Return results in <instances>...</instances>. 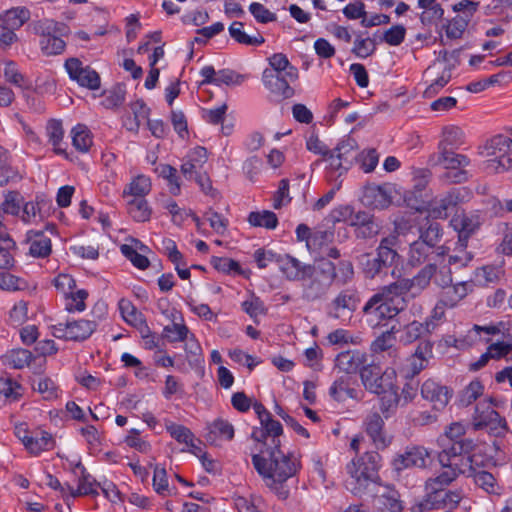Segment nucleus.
<instances>
[{"label": "nucleus", "mask_w": 512, "mask_h": 512, "mask_svg": "<svg viewBox=\"0 0 512 512\" xmlns=\"http://www.w3.org/2000/svg\"><path fill=\"white\" fill-rule=\"evenodd\" d=\"M385 423L378 412L369 413L364 420L367 435L377 449H385L391 443V437L386 434Z\"/></svg>", "instance_id": "17"}, {"label": "nucleus", "mask_w": 512, "mask_h": 512, "mask_svg": "<svg viewBox=\"0 0 512 512\" xmlns=\"http://www.w3.org/2000/svg\"><path fill=\"white\" fill-rule=\"evenodd\" d=\"M360 377L367 390L375 394H381L385 389H391L396 384V372L394 369L382 371L376 364H367L360 370Z\"/></svg>", "instance_id": "8"}, {"label": "nucleus", "mask_w": 512, "mask_h": 512, "mask_svg": "<svg viewBox=\"0 0 512 512\" xmlns=\"http://www.w3.org/2000/svg\"><path fill=\"white\" fill-rule=\"evenodd\" d=\"M406 305L404 295L393 283L386 286L381 292L374 294L364 305L363 313L371 325L378 326L382 321L392 319L400 314Z\"/></svg>", "instance_id": "2"}, {"label": "nucleus", "mask_w": 512, "mask_h": 512, "mask_svg": "<svg viewBox=\"0 0 512 512\" xmlns=\"http://www.w3.org/2000/svg\"><path fill=\"white\" fill-rule=\"evenodd\" d=\"M158 174L169 182V191L172 195L180 194V183L177 176V170L168 164H161L156 168Z\"/></svg>", "instance_id": "58"}, {"label": "nucleus", "mask_w": 512, "mask_h": 512, "mask_svg": "<svg viewBox=\"0 0 512 512\" xmlns=\"http://www.w3.org/2000/svg\"><path fill=\"white\" fill-rule=\"evenodd\" d=\"M252 463L269 487L281 500L289 496L286 481L293 477L299 468V462L291 453H284L279 444L267 446L259 454L252 455Z\"/></svg>", "instance_id": "1"}, {"label": "nucleus", "mask_w": 512, "mask_h": 512, "mask_svg": "<svg viewBox=\"0 0 512 512\" xmlns=\"http://www.w3.org/2000/svg\"><path fill=\"white\" fill-rule=\"evenodd\" d=\"M29 17L30 13L26 8H14L5 13L2 23L16 30L20 28Z\"/></svg>", "instance_id": "52"}, {"label": "nucleus", "mask_w": 512, "mask_h": 512, "mask_svg": "<svg viewBox=\"0 0 512 512\" xmlns=\"http://www.w3.org/2000/svg\"><path fill=\"white\" fill-rule=\"evenodd\" d=\"M466 475L468 477H472L474 483L485 492L489 494H497L498 493V484L496 482L495 477L484 470H477L473 464L471 465V470H467Z\"/></svg>", "instance_id": "36"}, {"label": "nucleus", "mask_w": 512, "mask_h": 512, "mask_svg": "<svg viewBox=\"0 0 512 512\" xmlns=\"http://www.w3.org/2000/svg\"><path fill=\"white\" fill-rule=\"evenodd\" d=\"M269 64L271 68H267L266 70L275 71V74H285V77L290 80L298 79V69L289 62L285 54H273L269 57Z\"/></svg>", "instance_id": "32"}, {"label": "nucleus", "mask_w": 512, "mask_h": 512, "mask_svg": "<svg viewBox=\"0 0 512 512\" xmlns=\"http://www.w3.org/2000/svg\"><path fill=\"white\" fill-rule=\"evenodd\" d=\"M242 309L256 321V318L260 315H265L267 313V308L264 305V302L254 294H252L248 299L242 302Z\"/></svg>", "instance_id": "63"}, {"label": "nucleus", "mask_w": 512, "mask_h": 512, "mask_svg": "<svg viewBox=\"0 0 512 512\" xmlns=\"http://www.w3.org/2000/svg\"><path fill=\"white\" fill-rule=\"evenodd\" d=\"M278 266L285 277L290 281H304L313 274V266L303 264L297 258L285 254L278 260Z\"/></svg>", "instance_id": "15"}, {"label": "nucleus", "mask_w": 512, "mask_h": 512, "mask_svg": "<svg viewBox=\"0 0 512 512\" xmlns=\"http://www.w3.org/2000/svg\"><path fill=\"white\" fill-rule=\"evenodd\" d=\"M451 225L458 232L460 245L465 246L468 238L480 227L481 222L478 215L461 212L453 216Z\"/></svg>", "instance_id": "22"}, {"label": "nucleus", "mask_w": 512, "mask_h": 512, "mask_svg": "<svg viewBox=\"0 0 512 512\" xmlns=\"http://www.w3.org/2000/svg\"><path fill=\"white\" fill-rule=\"evenodd\" d=\"M438 151L437 155L431 156L430 162L445 168L446 171L441 175V181L447 184L466 182L469 178L466 167L470 165V159L451 149L443 148Z\"/></svg>", "instance_id": "7"}, {"label": "nucleus", "mask_w": 512, "mask_h": 512, "mask_svg": "<svg viewBox=\"0 0 512 512\" xmlns=\"http://www.w3.org/2000/svg\"><path fill=\"white\" fill-rule=\"evenodd\" d=\"M429 457L428 451L420 446L407 447L402 453L397 454L392 460L393 470L400 475L406 469L413 467L424 468Z\"/></svg>", "instance_id": "11"}, {"label": "nucleus", "mask_w": 512, "mask_h": 512, "mask_svg": "<svg viewBox=\"0 0 512 512\" xmlns=\"http://www.w3.org/2000/svg\"><path fill=\"white\" fill-rule=\"evenodd\" d=\"M373 505L380 512H403L400 494L390 485L378 484Z\"/></svg>", "instance_id": "13"}, {"label": "nucleus", "mask_w": 512, "mask_h": 512, "mask_svg": "<svg viewBox=\"0 0 512 512\" xmlns=\"http://www.w3.org/2000/svg\"><path fill=\"white\" fill-rule=\"evenodd\" d=\"M310 281L303 286V299L307 301H315L320 299L322 296L326 294L328 289L330 288V284L325 282L319 276L312 275L308 277Z\"/></svg>", "instance_id": "37"}, {"label": "nucleus", "mask_w": 512, "mask_h": 512, "mask_svg": "<svg viewBox=\"0 0 512 512\" xmlns=\"http://www.w3.org/2000/svg\"><path fill=\"white\" fill-rule=\"evenodd\" d=\"M21 385L8 374L0 376V394L6 399L17 400L20 396Z\"/></svg>", "instance_id": "53"}, {"label": "nucleus", "mask_w": 512, "mask_h": 512, "mask_svg": "<svg viewBox=\"0 0 512 512\" xmlns=\"http://www.w3.org/2000/svg\"><path fill=\"white\" fill-rule=\"evenodd\" d=\"M97 322L87 319H79L58 323L53 327L54 335L70 341H84L97 329Z\"/></svg>", "instance_id": "10"}, {"label": "nucleus", "mask_w": 512, "mask_h": 512, "mask_svg": "<svg viewBox=\"0 0 512 512\" xmlns=\"http://www.w3.org/2000/svg\"><path fill=\"white\" fill-rule=\"evenodd\" d=\"M484 391V385L479 380L471 381L460 394V403L463 406H469L475 402Z\"/></svg>", "instance_id": "54"}, {"label": "nucleus", "mask_w": 512, "mask_h": 512, "mask_svg": "<svg viewBox=\"0 0 512 512\" xmlns=\"http://www.w3.org/2000/svg\"><path fill=\"white\" fill-rule=\"evenodd\" d=\"M319 276L325 282L332 285L336 278V265L328 259H319L316 266H313V274Z\"/></svg>", "instance_id": "56"}, {"label": "nucleus", "mask_w": 512, "mask_h": 512, "mask_svg": "<svg viewBox=\"0 0 512 512\" xmlns=\"http://www.w3.org/2000/svg\"><path fill=\"white\" fill-rule=\"evenodd\" d=\"M435 251L430 248L428 244L423 241L416 240L410 244L408 253V262L413 266L424 263L428 257Z\"/></svg>", "instance_id": "48"}, {"label": "nucleus", "mask_w": 512, "mask_h": 512, "mask_svg": "<svg viewBox=\"0 0 512 512\" xmlns=\"http://www.w3.org/2000/svg\"><path fill=\"white\" fill-rule=\"evenodd\" d=\"M466 247L467 244L465 246H461L459 241L457 242V247L455 248L454 253L448 258L449 266L458 269L466 267L472 261L473 255L466 251Z\"/></svg>", "instance_id": "61"}, {"label": "nucleus", "mask_w": 512, "mask_h": 512, "mask_svg": "<svg viewBox=\"0 0 512 512\" xmlns=\"http://www.w3.org/2000/svg\"><path fill=\"white\" fill-rule=\"evenodd\" d=\"M33 360V354L23 348L12 349L3 356L4 363L14 369H23Z\"/></svg>", "instance_id": "45"}, {"label": "nucleus", "mask_w": 512, "mask_h": 512, "mask_svg": "<svg viewBox=\"0 0 512 512\" xmlns=\"http://www.w3.org/2000/svg\"><path fill=\"white\" fill-rule=\"evenodd\" d=\"M65 68L70 78L77 81L79 85L87 87L90 90H96L100 87V77L98 73L89 66L83 67L79 59H67Z\"/></svg>", "instance_id": "12"}, {"label": "nucleus", "mask_w": 512, "mask_h": 512, "mask_svg": "<svg viewBox=\"0 0 512 512\" xmlns=\"http://www.w3.org/2000/svg\"><path fill=\"white\" fill-rule=\"evenodd\" d=\"M358 302L356 289H344L330 303L329 316L338 319L344 311L353 312L356 310Z\"/></svg>", "instance_id": "23"}, {"label": "nucleus", "mask_w": 512, "mask_h": 512, "mask_svg": "<svg viewBox=\"0 0 512 512\" xmlns=\"http://www.w3.org/2000/svg\"><path fill=\"white\" fill-rule=\"evenodd\" d=\"M167 431L176 441L185 443L188 446L194 447L193 438L194 435L187 427L170 423L166 426Z\"/></svg>", "instance_id": "64"}, {"label": "nucleus", "mask_w": 512, "mask_h": 512, "mask_svg": "<svg viewBox=\"0 0 512 512\" xmlns=\"http://www.w3.org/2000/svg\"><path fill=\"white\" fill-rule=\"evenodd\" d=\"M397 236H388L381 240L376 249V255L366 254L363 256L362 267L367 278L386 275L390 268L400 263V255L397 252Z\"/></svg>", "instance_id": "3"}, {"label": "nucleus", "mask_w": 512, "mask_h": 512, "mask_svg": "<svg viewBox=\"0 0 512 512\" xmlns=\"http://www.w3.org/2000/svg\"><path fill=\"white\" fill-rule=\"evenodd\" d=\"M243 26V23L238 21H235L230 25L229 34L235 41L248 46H259L264 43L265 40L259 32H256L253 35H248L243 30Z\"/></svg>", "instance_id": "40"}, {"label": "nucleus", "mask_w": 512, "mask_h": 512, "mask_svg": "<svg viewBox=\"0 0 512 512\" xmlns=\"http://www.w3.org/2000/svg\"><path fill=\"white\" fill-rule=\"evenodd\" d=\"M354 390L349 387L347 377H340L333 382L329 389L330 396L337 401H344L347 397H353Z\"/></svg>", "instance_id": "59"}, {"label": "nucleus", "mask_w": 512, "mask_h": 512, "mask_svg": "<svg viewBox=\"0 0 512 512\" xmlns=\"http://www.w3.org/2000/svg\"><path fill=\"white\" fill-rule=\"evenodd\" d=\"M119 310L126 323L133 327H142L146 329V321L141 312L133 305V303L125 298L119 301Z\"/></svg>", "instance_id": "39"}, {"label": "nucleus", "mask_w": 512, "mask_h": 512, "mask_svg": "<svg viewBox=\"0 0 512 512\" xmlns=\"http://www.w3.org/2000/svg\"><path fill=\"white\" fill-rule=\"evenodd\" d=\"M432 348L430 341H421L418 344L415 352L407 359L404 369L406 378L415 377L427 367L429 358L432 357Z\"/></svg>", "instance_id": "19"}, {"label": "nucleus", "mask_w": 512, "mask_h": 512, "mask_svg": "<svg viewBox=\"0 0 512 512\" xmlns=\"http://www.w3.org/2000/svg\"><path fill=\"white\" fill-rule=\"evenodd\" d=\"M54 446V440L48 432L35 431L30 432L28 440H26L25 448L34 455H38L42 451L51 450Z\"/></svg>", "instance_id": "30"}, {"label": "nucleus", "mask_w": 512, "mask_h": 512, "mask_svg": "<svg viewBox=\"0 0 512 512\" xmlns=\"http://www.w3.org/2000/svg\"><path fill=\"white\" fill-rule=\"evenodd\" d=\"M77 467L81 468L82 470V475L79 478L78 488L74 489L71 485H67L68 495L72 498L85 495H98L97 488L99 487V483H97L95 479L86 472L81 463H78Z\"/></svg>", "instance_id": "28"}, {"label": "nucleus", "mask_w": 512, "mask_h": 512, "mask_svg": "<svg viewBox=\"0 0 512 512\" xmlns=\"http://www.w3.org/2000/svg\"><path fill=\"white\" fill-rule=\"evenodd\" d=\"M445 470L442 471L435 477L429 478L425 483L426 492L433 491H441L446 489L457 477L459 474H462L460 471L453 469L452 467H444Z\"/></svg>", "instance_id": "35"}, {"label": "nucleus", "mask_w": 512, "mask_h": 512, "mask_svg": "<svg viewBox=\"0 0 512 512\" xmlns=\"http://www.w3.org/2000/svg\"><path fill=\"white\" fill-rule=\"evenodd\" d=\"M470 196L471 193L466 187L452 188L430 202L429 214L433 218H447L458 204L467 201Z\"/></svg>", "instance_id": "9"}, {"label": "nucleus", "mask_w": 512, "mask_h": 512, "mask_svg": "<svg viewBox=\"0 0 512 512\" xmlns=\"http://www.w3.org/2000/svg\"><path fill=\"white\" fill-rule=\"evenodd\" d=\"M501 270L494 266H483L474 272L473 281L480 286H486L497 281L500 277Z\"/></svg>", "instance_id": "55"}, {"label": "nucleus", "mask_w": 512, "mask_h": 512, "mask_svg": "<svg viewBox=\"0 0 512 512\" xmlns=\"http://www.w3.org/2000/svg\"><path fill=\"white\" fill-rule=\"evenodd\" d=\"M260 424V428H254L251 435L252 438L257 442H264V445L267 447L266 440L268 437H271L270 446H275V444L280 445L279 436L283 432L281 423L274 420L270 415L267 421L260 422Z\"/></svg>", "instance_id": "26"}, {"label": "nucleus", "mask_w": 512, "mask_h": 512, "mask_svg": "<svg viewBox=\"0 0 512 512\" xmlns=\"http://www.w3.org/2000/svg\"><path fill=\"white\" fill-rule=\"evenodd\" d=\"M46 130L49 141L53 145L55 152L58 154L64 153V150L60 147L64 136L61 122L57 120L49 121Z\"/></svg>", "instance_id": "62"}, {"label": "nucleus", "mask_w": 512, "mask_h": 512, "mask_svg": "<svg viewBox=\"0 0 512 512\" xmlns=\"http://www.w3.org/2000/svg\"><path fill=\"white\" fill-rule=\"evenodd\" d=\"M200 74L203 77L201 85L214 84L216 86H221L222 84H225L227 86H233L240 85L244 80L243 75L238 74L233 70L222 69L216 72L214 67L210 65L203 67Z\"/></svg>", "instance_id": "18"}, {"label": "nucleus", "mask_w": 512, "mask_h": 512, "mask_svg": "<svg viewBox=\"0 0 512 512\" xmlns=\"http://www.w3.org/2000/svg\"><path fill=\"white\" fill-rule=\"evenodd\" d=\"M248 221L252 226L274 229L278 224L277 216L274 212L264 210L261 212H251Z\"/></svg>", "instance_id": "51"}, {"label": "nucleus", "mask_w": 512, "mask_h": 512, "mask_svg": "<svg viewBox=\"0 0 512 512\" xmlns=\"http://www.w3.org/2000/svg\"><path fill=\"white\" fill-rule=\"evenodd\" d=\"M367 354L360 350H347L335 358V367L346 374H355L366 366Z\"/></svg>", "instance_id": "21"}, {"label": "nucleus", "mask_w": 512, "mask_h": 512, "mask_svg": "<svg viewBox=\"0 0 512 512\" xmlns=\"http://www.w3.org/2000/svg\"><path fill=\"white\" fill-rule=\"evenodd\" d=\"M334 240V233L330 230H317L308 240V250L321 254Z\"/></svg>", "instance_id": "47"}, {"label": "nucleus", "mask_w": 512, "mask_h": 512, "mask_svg": "<svg viewBox=\"0 0 512 512\" xmlns=\"http://www.w3.org/2000/svg\"><path fill=\"white\" fill-rule=\"evenodd\" d=\"M151 180L145 175H138L134 177L129 184H127L122 192V197L126 200L132 198H145L151 191Z\"/></svg>", "instance_id": "29"}, {"label": "nucleus", "mask_w": 512, "mask_h": 512, "mask_svg": "<svg viewBox=\"0 0 512 512\" xmlns=\"http://www.w3.org/2000/svg\"><path fill=\"white\" fill-rule=\"evenodd\" d=\"M362 203L373 209H385L392 203V188L390 185H368L365 187Z\"/></svg>", "instance_id": "16"}, {"label": "nucleus", "mask_w": 512, "mask_h": 512, "mask_svg": "<svg viewBox=\"0 0 512 512\" xmlns=\"http://www.w3.org/2000/svg\"><path fill=\"white\" fill-rule=\"evenodd\" d=\"M264 86L276 97L288 99L294 95V89L290 86V80L285 74H275V71L264 70L262 75Z\"/></svg>", "instance_id": "20"}, {"label": "nucleus", "mask_w": 512, "mask_h": 512, "mask_svg": "<svg viewBox=\"0 0 512 512\" xmlns=\"http://www.w3.org/2000/svg\"><path fill=\"white\" fill-rule=\"evenodd\" d=\"M490 413L496 414L497 411L485 402L477 404L471 422L473 429L485 430L493 418Z\"/></svg>", "instance_id": "44"}, {"label": "nucleus", "mask_w": 512, "mask_h": 512, "mask_svg": "<svg viewBox=\"0 0 512 512\" xmlns=\"http://www.w3.org/2000/svg\"><path fill=\"white\" fill-rule=\"evenodd\" d=\"M129 215L137 222H147L151 218L152 209L145 198L126 200Z\"/></svg>", "instance_id": "38"}, {"label": "nucleus", "mask_w": 512, "mask_h": 512, "mask_svg": "<svg viewBox=\"0 0 512 512\" xmlns=\"http://www.w3.org/2000/svg\"><path fill=\"white\" fill-rule=\"evenodd\" d=\"M475 333V335L479 334L480 332H484L487 335H496V334H505L507 333L508 336L512 337V325L506 324L504 322H499L496 325H486V326H480V325H474L473 329L469 331L468 338L471 339V342L468 343V345H471L473 342L472 339V333Z\"/></svg>", "instance_id": "57"}, {"label": "nucleus", "mask_w": 512, "mask_h": 512, "mask_svg": "<svg viewBox=\"0 0 512 512\" xmlns=\"http://www.w3.org/2000/svg\"><path fill=\"white\" fill-rule=\"evenodd\" d=\"M422 397L436 410L444 409L452 397V391L433 379L426 380L421 386Z\"/></svg>", "instance_id": "14"}, {"label": "nucleus", "mask_w": 512, "mask_h": 512, "mask_svg": "<svg viewBox=\"0 0 512 512\" xmlns=\"http://www.w3.org/2000/svg\"><path fill=\"white\" fill-rule=\"evenodd\" d=\"M441 227L438 223L433 222L428 225V227L421 231L419 236V241H423L425 244H428L432 250H434L438 255L444 254V249L442 246H437L441 240Z\"/></svg>", "instance_id": "43"}, {"label": "nucleus", "mask_w": 512, "mask_h": 512, "mask_svg": "<svg viewBox=\"0 0 512 512\" xmlns=\"http://www.w3.org/2000/svg\"><path fill=\"white\" fill-rule=\"evenodd\" d=\"M16 244L9 234L0 231V268L9 269L14 266L13 251Z\"/></svg>", "instance_id": "42"}, {"label": "nucleus", "mask_w": 512, "mask_h": 512, "mask_svg": "<svg viewBox=\"0 0 512 512\" xmlns=\"http://www.w3.org/2000/svg\"><path fill=\"white\" fill-rule=\"evenodd\" d=\"M472 281H462L455 285H450L443 293L442 303L448 307H454L459 301L472 291Z\"/></svg>", "instance_id": "31"}, {"label": "nucleus", "mask_w": 512, "mask_h": 512, "mask_svg": "<svg viewBox=\"0 0 512 512\" xmlns=\"http://www.w3.org/2000/svg\"><path fill=\"white\" fill-rule=\"evenodd\" d=\"M436 327L432 321H426L425 323H420L418 321H412L407 324L400 336V341L404 344H410L420 338L424 333H430Z\"/></svg>", "instance_id": "34"}, {"label": "nucleus", "mask_w": 512, "mask_h": 512, "mask_svg": "<svg viewBox=\"0 0 512 512\" xmlns=\"http://www.w3.org/2000/svg\"><path fill=\"white\" fill-rule=\"evenodd\" d=\"M380 459L378 453L371 452L365 453L347 464L346 470L351 478V482L348 483L353 486L351 490L354 494L361 493L363 489L368 487L369 483H380L378 474Z\"/></svg>", "instance_id": "4"}, {"label": "nucleus", "mask_w": 512, "mask_h": 512, "mask_svg": "<svg viewBox=\"0 0 512 512\" xmlns=\"http://www.w3.org/2000/svg\"><path fill=\"white\" fill-rule=\"evenodd\" d=\"M397 331L395 326L384 333H382L378 338H376L371 344V349L375 353H381L388 351L390 355L396 352L394 348L395 344V336L394 333Z\"/></svg>", "instance_id": "50"}, {"label": "nucleus", "mask_w": 512, "mask_h": 512, "mask_svg": "<svg viewBox=\"0 0 512 512\" xmlns=\"http://www.w3.org/2000/svg\"><path fill=\"white\" fill-rule=\"evenodd\" d=\"M380 395V410L387 419L395 413L401 401V397L398 394V387L394 384L391 389H385Z\"/></svg>", "instance_id": "41"}, {"label": "nucleus", "mask_w": 512, "mask_h": 512, "mask_svg": "<svg viewBox=\"0 0 512 512\" xmlns=\"http://www.w3.org/2000/svg\"><path fill=\"white\" fill-rule=\"evenodd\" d=\"M480 154L487 158V170L496 174L507 172L512 169V138L495 135L480 147Z\"/></svg>", "instance_id": "5"}, {"label": "nucleus", "mask_w": 512, "mask_h": 512, "mask_svg": "<svg viewBox=\"0 0 512 512\" xmlns=\"http://www.w3.org/2000/svg\"><path fill=\"white\" fill-rule=\"evenodd\" d=\"M27 240L30 243L29 253L31 256L45 258L50 255L52 250L51 240L42 231L30 230L27 233Z\"/></svg>", "instance_id": "27"}, {"label": "nucleus", "mask_w": 512, "mask_h": 512, "mask_svg": "<svg viewBox=\"0 0 512 512\" xmlns=\"http://www.w3.org/2000/svg\"><path fill=\"white\" fill-rule=\"evenodd\" d=\"M464 143L463 131L455 126L443 129V139L438 144V149H456Z\"/></svg>", "instance_id": "49"}, {"label": "nucleus", "mask_w": 512, "mask_h": 512, "mask_svg": "<svg viewBox=\"0 0 512 512\" xmlns=\"http://www.w3.org/2000/svg\"><path fill=\"white\" fill-rule=\"evenodd\" d=\"M33 30L41 38H47L55 35L65 36L68 34L69 29L66 24L56 22L53 19H42L33 24Z\"/></svg>", "instance_id": "33"}, {"label": "nucleus", "mask_w": 512, "mask_h": 512, "mask_svg": "<svg viewBox=\"0 0 512 512\" xmlns=\"http://www.w3.org/2000/svg\"><path fill=\"white\" fill-rule=\"evenodd\" d=\"M462 499V493L459 490H441L426 492V506L433 509H454Z\"/></svg>", "instance_id": "24"}, {"label": "nucleus", "mask_w": 512, "mask_h": 512, "mask_svg": "<svg viewBox=\"0 0 512 512\" xmlns=\"http://www.w3.org/2000/svg\"><path fill=\"white\" fill-rule=\"evenodd\" d=\"M62 37L63 36L55 35L47 38H41L40 47L42 52L47 56L61 54L66 46Z\"/></svg>", "instance_id": "60"}, {"label": "nucleus", "mask_w": 512, "mask_h": 512, "mask_svg": "<svg viewBox=\"0 0 512 512\" xmlns=\"http://www.w3.org/2000/svg\"><path fill=\"white\" fill-rule=\"evenodd\" d=\"M442 450L438 454V459L442 467H452L466 474L471 470L473 459L471 452L476 444L473 439H460L459 441H444Z\"/></svg>", "instance_id": "6"}, {"label": "nucleus", "mask_w": 512, "mask_h": 512, "mask_svg": "<svg viewBox=\"0 0 512 512\" xmlns=\"http://www.w3.org/2000/svg\"><path fill=\"white\" fill-rule=\"evenodd\" d=\"M72 144L79 152H87L92 145V136L86 125L77 124L71 130Z\"/></svg>", "instance_id": "46"}, {"label": "nucleus", "mask_w": 512, "mask_h": 512, "mask_svg": "<svg viewBox=\"0 0 512 512\" xmlns=\"http://www.w3.org/2000/svg\"><path fill=\"white\" fill-rule=\"evenodd\" d=\"M435 273L436 266L434 264H428L422 268L419 273L412 279H403L401 281L395 282L394 285L397 286L398 291H400L403 295L412 289L423 290L429 285L431 278L435 275Z\"/></svg>", "instance_id": "25"}]
</instances>
